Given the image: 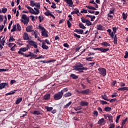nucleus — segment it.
Listing matches in <instances>:
<instances>
[{
	"label": "nucleus",
	"mask_w": 128,
	"mask_h": 128,
	"mask_svg": "<svg viewBox=\"0 0 128 128\" xmlns=\"http://www.w3.org/2000/svg\"><path fill=\"white\" fill-rule=\"evenodd\" d=\"M122 18H123V20H126L127 18H128V14H125L124 12L122 13Z\"/></svg>",
	"instance_id": "nucleus-43"
},
{
	"label": "nucleus",
	"mask_w": 128,
	"mask_h": 128,
	"mask_svg": "<svg viewBox=\"0 0 128 128\" xmlns=\"http://www.w3.org/2000/svg\"><path fill=\"white\" fill-rule=\"evenodd\" d=\"M23 39L24 40H30V37H28V34L24 32L23 34Z\"/></svg>",
	"instance_id": "nucleus-15"
},
{
	"label": "nucleus",
	"mask_w": 128,
	"mask_h": 128,
	"mask_svg": "<svg viewBox=\"0 0 128 128\" xmlns=\"http://www.w3.org/2000/svg\"><path fill=\"white\" fill-rule=\"evenodd\" d=\"M102 122H104V118H102L98 121V124H102Z\"/></svg>",
	"instance_id": "nucleus-46"
},
{
	"label": "nucleus",
	"mask_w": 128,
	"mask_h": 128,
	"mask_svg": "<svg viewBox=\"0 0 128 128\" xmlns=\"http://www.w3.org/2000/svg\"><path fill=\"white\" fill-rule=\"evenodd\" d=\"M16 30V25H13L12 28L11 30V32H14Z\"/></svg>",
	"instance_id": "nucleus-39"
},
{
	"label": "nucleus",
	"mask_w": 128,
	"mask_h": 128,
	"mask_svg": "<svg viewBox=\"0 0 128 128\" xmlns=\"http://www.w3.org/2000/svg\"><path fill=\"white\" fill-rule=\"evenodd\" d=\"M96 64V62H92L88 64V66H94V65Z\"/></svg>",
	"instance_id": "nucleus-63"
},
{
	"label": "nucleus",
	"mask_w": 128,
	"mask_h": 128,
	"mask_svg": "<svg viewBox=\"0 0 128 128\" xmlns=\"http://www.w3.org/2000/svg\"><path fill=\"white\" fill-rule=\"evenodd\" d=\"M114 44H118V37L116 36V34H115L114 36Z\"/></svg>",
	"instance_id": "nucleus-33"
},
{
	"label": "nucleus",
	"mask_w": 128,
	"mask_h": 128,
	"mask_svg": "<svg viewBox=\"0 0 128 128\" xmlns=\"http://www.w3.org/2000/svg\"><path fill=\"white\" fill-rule=\"evenodd\" d=\"M102 98H103V100H107V102H110V99L106 96V95L104 94V95H102Z\"/></svg>",
	"instance_id": "nucleus-30"
},
{
	"label": "nucleus",
	"mask_w": 128,
	"mask_h": 128,
	"mask_svg": "<svg viewBox=\"0 0 128 128\" xmlns=\"http://www.w3.org/2000/svg\"><path fill=\"white\" fill-rule=\"evenodd\" d=\"M26 32H34V30H32V26H28L26 28Z\"/></svg>",
	"instance_id": "nucleus-14"
},
{
	"label": "nucleus",
	"mask_w": 128,
	"mask_h": 128,
	"mask_svg": "<svg viewBox=\"0 0 128 128\" xmlns=\"http://www.w3.org/2000/svg\"><path fill=\"white\" fill-rule=\"evenodd\" d=\"M100 102L102 104H108V102L106 101H104L102 100H100Z\"/></svg>",
	"instance_id": "nucleus-59"
},
{
	"label": "nucleus",
	"mask_w": 128,
	"mask_h": 128,
	"mask_svg": "<svg viewBox=\"0 0 128 128\" xmlns=\"http://www.w3.org/2000/svg\"><path fill=\"white\" fill-rule=\"evenodd\" d=\"M64 2H66L68 4H69V6L72 7L74 4V2H72V0H64Z\"/></svg>",
	"instance_id": "nucleus-18"
},
{
	"label": "nucleus",
	"mask_w": 128,
	"mask_h": 128,
	"mask_svg": "<svg viewBox=\"0 0 128 128\" xmlns=\"http://www.w3.org/2000/svg\"><path fill=\"white\" fill-rule=\"evenodd\" d=\"M48 32L46 30H44L42 32V36H44L45 38H48Z\"/></svg>",
	"instance_id": "nucleus-12"
},
{
	"label": "nucleus",
	"mask_w": 128,
	"mask_h": 128,
	"mask_svg": "<svg viewBox=\"0 0 128 128\" xmlns=\"http://www.w3.org/2000/svg\"><path fill=\"white\" fill-rule=\"evenodd\" d=\"M96 27L98 30H104V26L102 24L97 25Z\"/></svg>",
	"instance_id": "nucleus-29"
},
{
	"label": "nucleus",
	"mask_w": 128,
	"mask_h": 128,
	"mask_svg": "<svg viewBox=\"0 0 128 128\" xmlns=\"http://www.w3.org/2000/svg\"><path fill=\"white\" fill-rule=\"evenodd\" d=\"M44 14H45V16H52V18H56L54 16V14L50 13V10H48L47 12H45L44 13Z\"/></svg>",
	"instance_id": "nucleus-13"
},
{
	"label": "nucleus",
	"mask_w": 128,
	"mask_h": 128,
	"mask_svg": "<svg viewBox=\"0 0 128 128\" xmlns=\"http://www.w3.org/2000/svg\"><path fill=\"white\" fill-rule=\"evenodd\" d=\"M120 116H121V115H119V116H116V124H118V120H120Z\"/></svg>",
	"instance_id": "nucleus-49"
},
{
	"label": "nucleus",
	"mask_w": 128,
	"mask_h": 128,
	"mask_svg": "<svg viewBox=\"0 0 128 128\" xmlns=\"http://www.w3.org/2000/svg\"><path fill=\"white\" fill-rule=\"evenodd\" d=\"M118 91L124 92V90H128V87H122L118 89Z\"/></svg>",
	"instance_id": "nucleus-23"
},
{
	"label": "nucleus",
	"mask_w": 128,
	"mask_h": 128,
	"mask_svg": "<svg viewBox=\"0 0 128 128\" xmlns=\"http://www.w3.org/2000/svg\"><path fill=\"white\" fill-rule=\"evenodd\" d=\"M54 100H60L62 98V94L59 92L58 93L54 94Z\"/></svg>",
	"instance_id": "nucleus-6"
},
{
	"label": "nucleus",
	"mask_w": 128,
	"mask_h": 128,
	"mask_svg": "<svg viewBox=\"0 0 128 128\" xmlns=\"http://www.w3.org/2000/svg\"><path fill=\"white\" fill-rule=\"evenodd\" d=\"M15 40H16V39H14V36H10V39H9V40H8L9 42H14Z\"/></svg>",
	"instance_id": "nucleus-47"
},
{
	"label": "nucleus",
	"mask_w": 128,
	"mask_h": 128,
	"mask_svg": "<svg viewBox=\"0 0 128 128\" xmlns=\"http://www.w3.org/2000/svg\"><path fill=\"white\" fill-rule=\"evenodd\" d=\"M98 72H99V74L102 76H106V70L104 68H98Z\"/></svg>",
	"instance_id": "nucleus-4"
},
{
	"label": "nucleus",
	"mask_w": 128,
	"mask_h": 128,
	"mask_svg": "<svg viewBox=\"0 0 128 128\" xmlns=\"http://www.w3.org/2000/svg\"><path fill=\"white\" fill-rule=\"evenodd\" d=\"M29 54H24L23 56H25V58H28V56H32V52H28Z\"/></svg>",
	"instance_id": "nucleus-40"
},
{
	"label": "nucleus",
	"mask_w": 128,
	"mask_h": 128,
	"mask_svg": "<svg viewBox=\"0 0 128 128\" xmlns=\"http://www.w3.org/2000/svg\"><path fill=\"white\" fill-rule=\"evenodd\" d=\"M81 14H88V10H85L84 8L82 9V10L80 11Z\"/></svg>",
	"instance_id": "nucleus-57"
},
{
	"label": "nucleus",
	"mask_w": 128,
	"mask_h": 128,
	"mask_svg": "<svg viewBox=\"0 0 128 128\" xmlns=\"http://www.w3.org/2000/svg\"><path fill=\"white\" fill-rule=\"evenodd\" d=\"M77 71L79 72V74H82V72H84V70H88V68L86 67H82L77 69Z\"/></svg>",
	"instance_id": "nucleus-11"
},
{
	"label": "nucleus",
	"mask_w": 128,
	"mask_h": 128,
	"mask_svg": "<svg viewBox=\"0 0 128 128\" xmlns=\"http://www.w3.org/2000/svg\"><path fill=\"white\" fill-rule=\"evenodd\" d=\"M68 88H64L61 90V92H60L62 96H64V92H68Z\"/></svg>",
	"instance_id": "nucleus-27"
},
{
	"label": "nucleus",
	"mask_w": 128,
	"mask_h": 128,
	"mask_svg": "<svg viewBox=\"0 0 128 128\" xmlns=\"http://www.w3.org/2000/svg\"><path fill=\"white\" fill-rule=\"evenodd\" d=\"M98 110L99 112H100V114H102V109L100 107H98Z\"/></svg>",
	"instance_id": "nucleus-64"
},
{
	"label": "nucleus",
	"mask_w": 128,
	"mask_h": 128,
	"mask_svg": "<svg viewBox=\"0 0 128 128\" xmlns=\"http://www.w3.org/2000/svg\"><path fill=\"white\" fill-rule=\"evenodd\" d=\"M28 44L32 46H34V48H38V43L34 40H30L28 42Z\"/></svg>",
	"instance_id": "nucleus-8"
},
{
	"label": "nucleus",
	"mask_w": 128,
	"mask_h": 128,
	"mask_svg": "<svg viewBox=\"0 0 128 128\" xmlns=\"http://www.w3.org/2000/svg\"><path fill=\"white\" fill-rule=\"evenodd\" d=\"M32 114L38 116L40 114H42V112H40V110H34V112H32Z\"/></svg>",
	"instance_id": "nucleus-22"
},
{
	"label": "nucleus",
	"mask_w": 128,
	"mask_h": 128,
	"mask_svg": "<svg viewBox=\"0 0 128 128\" xmlns=\"http://www.w3.org/2000/svg\"><path fill=\"white\" fill-rule=\"evenodd\" d=\"M40 62H43V64H48L50 62H52V60L49 61H44V60H40Z\"/></svg>",
	"instance_id": "nucleus-56"
},
{
	"label": "nucleus",
	"mask_w": 128,
	"mask_h": 128,
	"mask_svg": "<svg viewBox=\"0 0 128 128\" xmlns=\"http://www.w3.org/2000/svg\"><path fill=\"white\" fill-rule=\"evenodd\" d=\"M94 58V57H89V58H86V60H88V62H92V60Z\"/></svg>",
	"instance_id": "nucleus-45"
},
{
	"label": "nucleus",
	"mask_w": 128,
	"mask_h": 128,
	"mask_svg": "<svg viewBox=\"0 0 128 128\" xmlns=\"http://www.w3.org/2000/svg\"><path fill=\"white\" fill-rule=\"evenodd\" d=\"M74 10H75V13L76 14H81L82 15V14L80 13V10H78V8H76L74 9Z\"/></svg>",
	"instance_id": "nucleus-50"
},
{
	"label": "nucleus",
	"mask_w": 128,
	"mask_h": 128,
	"mask_svg": "<svg viewBox=\"0 0 128 128\" xmlns=\"http://www.w3.org/2000/svg\"><path fill=\"white\" fill-rule=\"evenodd\" d=\"M118 28L116 27H112V30L113 32H112L111 29H108L106 32H108L109 36L112 38H114V34L116 32V30H118Z\"/></svg>",
	"instance_id": "nucleus-2"
},
{
	"label": "nucleus",
	"mask_w": 128,
	"mask_h": 128,
	"mask_svg": "<svg viewBox=\"0 0 128 128\" xmlns=\"http://www.w3.org/2000/svg\"><path fill=\"white\" fill-rule=\"evenodd\" d=\"M67 24L69 28H70V27L72 26V23L70 22V20H67Z\"/></svg>",
	"instance_id": "nucleus-51"
},
{
	"label": "nucleus",
	"mask_w": 128,
	"mask_h": 128,
	"mask_svg": "<svg viewBox=\"0 0 128 128\" xmlns=\"http://www.w3.org/2000/svg\"><path fill=\"white\" fill-rule=\"evenodd\" d=\"M79 28H82L83 30H84L86 28V27L84 25V24L82 22L79 23Z\"/></svg>",
	"instance_id": "nucleus-32"
},
{
	"label": "nucleus",
	"mask_w": 128,
	"mask_h": 128,
	"mask_svg": "<svg viewBox=\"0 0 128 128\" xmlns=\"http://www.w3.org/2000/svg\"><path fill=\"white\" fill-rule=\"evenodd\" d=\"M4 88H10L8 82H3L0 84V90H2Z\"/></svg>",
	"instance_id": "nucleus-10"
},
{
	"label": "nucleus",
	"mask_w": 128,
	"mask_h": 128,
	"mask_svg": "<svg viewBox=\"0 0 128 128\" xmlns=\"http://www.w3.org/2000/svg\"><path fill=\"white\" fill-rule=\"evenodd\" d=\"M74 36H75L76 38H80V35H78V34L74 33Z\"/></svg>",
	"instance_id": "nucleus-54"
},
{
	"label": "nucleus",
	"mask_w": 128,
	"mask_h": 128,
	"mask_svg": "<svg viewBox=\"0 0 128 128\" xmlns=\"http://www.w3.org/2000/svg\"><path fill=\"white\" fill-rule=\"evenodd\" d=\"M128 122V118H126L124 120H122V126H124L126 124V122Z\"/></svg>",
	"instance_id": "nucleus-53"
},
{
	"label": "nucleus",
	"mask_w": 128,
	"mask_h": 128,
	"mask_svg": "<svg viewBox=\"0 0 128 128\" xmlns=\"http://www.w3.org/2000/svg\"><path fill=\"white\" fill-rule=\"evenodd\" d=\"M70 78H72L73 80H77V78H78V76L74 74H71L70 76Z\"/></svg>",
	"instance_id": "nucleus-26"
},
{
	"label": "nucleus",
	"mask_w": 128,
	"mask_h": 128,
	"mask_svg": "<svg viewBox=\"0 0 128 128\" xmlns=\"http://www.w3.org/2000/svg\"><path fill=\"white\" fill-rule=\"evenodd\" d=\"M72 102L70 101L68 104L64 106V108H68L70 106L72 105Z\"/></svg>",
	"instance_id": "nucleus-35"
},
{
	"label": "nucleus",
	"mask_w": 128,
	"mask_h": 128,
	"mask_svg": "<svg viewBox=\"0 0 128 128\" xmlns=\"http://www.w3.org/2000/svg\"><path fill=\"white\" fill-rule=\"evenodd\" d=\"M45 108L47 110V112H52V107L45 106Z\"/></svg>",
	"instance_id": "nucleus-42"
},
{
	"label": "nucleus",
	"mask_w": 128,
	"mask_h": 128,
	"mask_svg": "<svg viewBox=\"0 0 128 128\" xmlns=\"http://www.w3.org/2000/svg\"><path fill=\"white\" fill-rule=\"evenodd\" d=\"M26 50H28V48H22L20 49L19 51L18 52V54H19L24 55V53L22 52H26Z\"/></svg>",
	"instance_id": "nucleus-9"
},
{
	"label": "nucleus",
	"mask_w": 128,
	"mask_h": 128,
	"mask_svg": "<svg viewBox=\"0 0 128 128\" xmlns=\"http://www.w3.org/2000/svg\"><path fill=\"white\" fill-rule=\"evenodd\" d=\"M94 50H100L101 52H108L110 50V48H103L102 47H100L99 48H94Z\"/></svg>",
	"instance_id": "nucleus-5"
},
{
	"label": "nucleus",
	"mask_w": 128,
	"mask_h": 128,
	"mask_svg": "<svg viewBox=\"0 0 128 128\" xmlns=\"http://www.w3.org/2000/svg\"><path fill=\"white\" fill-rule=\"evenodd\" d=\"M6 12H8V8H2V12H3V14H6Z\"/></svg>",
	"instance_id": "nucleus-58"
},
{
	"label": "nucleus",
	"mask_w": 128,
	"mask_h": 128,
	"mask_svg": "<svg viewBox=\"0 0 128 128\" xmlns=\"http://www.w3.org/2000/svg\"><path fill=\"white\" fill-rule=\"evenodd\" d=\"M108 120H110V122H112V114H108Z\"/></svg>",
	"instance_id": "nucleus-38"
},
{
	"label": "nucleus",
	"mask_w": 128,
	"mask_h": 128,
	"mask_svg": "<svg viewBox=\"0 0 128 128\" xmlns=\"http://www.w3.org/2000/svg\"><path fill=\"white\" fill-rule=\"evenodd\" d=\"M82 106H77L76 108H74V110H82Z\"/></svg>",
	"instance_id": "nucleus-55"
},
{
	"label": "nucleus",
	"mask_w": 128,
	"mask_h": 128,
	"mask_svg": "<svg viewBox=\"0 0 128 128\" xmlns=\"http://www.w3.org/2000/svg\"><path fill=\"white\" fill-rule=\"evenodd\" d=\"M74 32H77L78 34H84V30L82 29H75Z\"/></svg>",
	"instance_id": "nucleus-16"
},
{
	"label": "nucleus",
	"mask_w": 128,
	"mask_h": 128,
	"mask_svg": "<svg viewBox=\"0 0 128 128\" xmlns=\"http://www.w3.org/2000/svg\"><path fill=\"white\" fill-rule=\"evenodd\" d=\"M42 48L43 50H48V46L46 45V43L44 42H42Z\"/></svg>",
	"instance_id": "nucleus-25"
},
{
	"label": "nucleus",
	"mask_w": 128,
	"mask_h": 128,
	"mask_svg": "<svg viewBox=\"0 0 128 128\" xmlns=\"http://www.w3.org/2000/svg\"><path fill=\"white\" fill-rule=\"evenodd\" d=\"M52 6H51V8H56V4L52 2Z\"/></svg>",
	"instance_id": "nucleus-61"
},
{
	"label": "nucleus",
	"mask_w": 128,
	"mask_h": 128,
	"mask_svg": "<svg viewBox=\"0 0 128 128\" xmlns=\"http://www.w3.org/2000/svg\"><path fill=\"white\" fill-rule=\"evenodd\" d=\"M84 66V65L83 64H82L80 62H78V63H77L76 66H73V68H74V70L78 71V68H83Z\"/></svg>",
	"instance_id": "nucleus-7"
},
{
	"label": "nucleus",
	"mask_w": 128,
	"mask_h": 128,
	"mask_svg": "<svg viewBox=\"0 0 128 128\" xmlns=\"http://www.w3.org/2000/svg\"><path fill=\"white\" fill-rule=\"evenodd\" d=\"M91 91L90 90V89H87L84 90H82L81 92L82 94H88Z\"/></svg>",
	"instance_id": "nucleus-20"
},
{
	"label": "nucleus",
	"mask_w": 128,
	"mask_h": 128,
	"mask_svg": "<svg viewBox=\"0 0 128 128\" xmlns=\"http://www.w3.org/2000/svg\"><path fill=\"white\" fill-rule=\"evenodd\" d=\"M104 110L105 112H110V110H112V108L110 106L105 107L104 108Z\"/></svg>",
	"instance_id": "nucleus-37"
},
{
	"label": "nucleus",
	"mask_w": 128,
	"mask_h": 128,
	"mask_svg": "<svg viewBox=\"0 0 128 128\" xmlns=\"http://www.w3.org/2000/svg\"><path fill=\"white\" fill-rule=\"evenodd\" d=\"M17 30H18L19 32L22 30V26H20V25L19 24H17Z\"/></svg>",
	"instance_id": "nucleus-52"
},
{
	"label": "nucleus",
	"mask_w": 128,
	"mask_h": 128,
	"mask_svg": "<svg viewBox=\"0 0 128 128\" xmlns=\"http://www.w3.org/2000/svg\"><path fill=\"white\" fill-rule=\"evenodd\" d=\"M128 58V52L126 51L125 56H124V58Z\"/></svg>",
	"instance_id": "nucleus-62"
},
{
	"label": "nucleus",
	"mask_w": 128,
	"mask_h": 128,
	"mask_svg": "<svg viewBox=\"0 0 128 128\" xmlns=\"http://www.w3.org/2000/svg\"><path fill=\"white\" fill-rule=\"evenodd\" d=\"M80 106H88V102L82 101L80 102Z\"/></svg>",
	"instance_id": "nucleus-21"
},
{
	"label": "nucleus",
	"mask_w": 128,
	"mask_h": 128,
	"mask_svg": "<svg viewBox=\"0 0 128 128\" xmlns=\"http://www.w3.org/2000/svg\"><path fill=\"white\" fill-rule=\"evenodd\" d=\"M31 58H36V60H38V56L34 54V53L32 52L31 54Z\"/></svg>",
	"instance_id": "nucleus-44"
},
{
	"label": "nucleus",
	"mask_w": 128,
	"mask_h": 128,
	"mask_svg": "<svg viewBox=\"0 0 128 128\" xmlns=\"http://www.w3.org/2000/svg\"><path fill=\"white\" fill-rule=\"evenodd\" d=\"M50 98V94H45L44 96V100H48Z\"/></svg>",
	"instance_id": "nucleus-19"
},
{
	"label": "nucleus",
	"mask_w": 128,
	"mask_h": 128,
	"mask_svg": "<svg viewBox=\"0 0 128 128\" xmlns=\"http://www.w3.org/2000/svg\"><path fill=\"white\" fill-rule=\"evenodd\" d=\"M86 16L88 17V18H90V20H91V22H94V18H96V16H92V15H86Z\"/></svg>",
	"instance_id": "nucleus-36"
},
{
	"label": "nucleus",
	"mask_w": 128,
	"mask_h": 128,
	"mask_svg": "<svg viewBox=\"0 0 128 128\" xmlns=\"http://www.w3.org/2000/svg\"><path fill=\"white\" fill-rule=\"evenodd\" d=\"M33 36H34L35 38H39L38 36V34L36 33V32L34 31Z\"/></svg>",
	"instance_id": "nucleus-60"
},
{
	"label": "nucleus",
	"mask_w": 128,
	"mask_h": 128,
	"mask_svg": "<svg viewBox=\"0 0 128 128\" xmlns=\"http://www.w3.org/2000/svg\"><path fill=\"white\" fill-rule=\"evenodd\" d=\"M22 100V98L20 97L17 99V100H16L15 104H18L21 102Z\"/></svg>",
	"instance_id": "nucleus-31"
},
{
	"label": "nucleus",
	"mask_w": 128,
	"mask_h": 128,
	"mask_svg": "<svg viewBox=\"0 0 128 128\" xmlns=\"http://www.w3.org/2000/svg\"><path fill=\"white\" fill-rule=\"evenodd\" d=\"M72 96V92H66V94H65L63 96H64V98H68V97H70V96Z\"/></svg>",
	"instance_id": "nucleus-28"
},
{
	"label": "nucleus",
	"mask_w": 128,
	"mask_h": 128,
	"mask_svg": "<svg viewBox=\"0 0 128 128\" xmlns=\"http://www.w3.org/2000/svg\"><path fill=\"white\" fill-rule=\"evenodd\" d=\"M86 8H88L89 10H96V8L92 6H86Z\"/></svg>",
	"instance_id": "nucleus-34"
},
{
	"label": "nucleus",
	"mask_w": 128,
	"mask_h": 128,
	"mask_svg": "<svg viewBox=\"0 0 128 128\" xmlns=\"http://www.w3.org/2000/svg\"><path fill=\"white\" fill-rule=\"evenodd\" d=\"M22 20L21 22L24 24H28V22H30V18L26 16V14H24L22 16Z\"/></svg>",
	"instance_id": "nucleus-3"
},
{
	"label": "nucleus",
	"mask_w": 128,
	"mask_h": 128,
	"mask_svg": "<svg viewBox=\"0 0 128 128\" xmlns=\"http://www.w3.org/2000/svg\"><path fill=\"white\" fill-rule=\"evenodd\" d=\"M101 46H104L105 48H108V46H110V44L109 43H108L106 42H102V43H101Z\"/></svg>",
	"instance_id": "nucleus-17"
},
{
	"label": "nucleus",
	"mask_w": 128,
	"mask_h": 128,
	"mask_svg": "<svg viewBox=\"0 0 128 128\" xmlns=\"http://www.w3.org/2000/svg\"><path fill=\"white\" fill-rule=\"evenodd\" d=\"M81 20L82 22H83V24H86V20H88V19H86V18H84V17H82Z\"/></svg>",
	"instance_id": "nucleus-41"
},
{
	"label": "nucleus",
	"mask_w": 128,
	"mask_h": 128,
	"mask_svg": "<svg viewBox=\"0 0 128 128\" xmlns=\"http://www.w3.org/2000/svg\"><path fill=\"white\" fill-rule=\"evenodd\" d=\"M86 26H92V23L88 20H87L86 22Z\"/></svg>",
	"instance_id": "nucleus-48"
},
{
	"label": "nucleus",
	"mask_w": 128,
	"mask_h": 128,
	"mask_svg": "<svg viewBox=\"0 0 128 128\" xmlns=\"http://www.w3.org/2000/svg\"><path fill=\"white\" fill-rule=\"evenodd\" d=\"M30 6H32V8H34V6H38V4H36L34 1L32 0H30Z\"/></svg>",
	"instance_id": "nucleus-24"
},
{
	"label": "nucleus",
	"mask_w": 128,
	"mask_h": 128,
	"mask_svg": "<svg viewBox=\"0 0 128 128\" xmlns=\"http://www.w3.org/2000/svg\"><path fill=\"white\" fill-rule=\"evenodd\" d=\"M40 3L38 2L37 4V6H36V8H34V10L32 8H31L30 9V10L29 11V12L30 14H40ZM36 10V11H34Z\"/></svg>",
	"instance_id": "nucleus-1"
}]
</instances>
